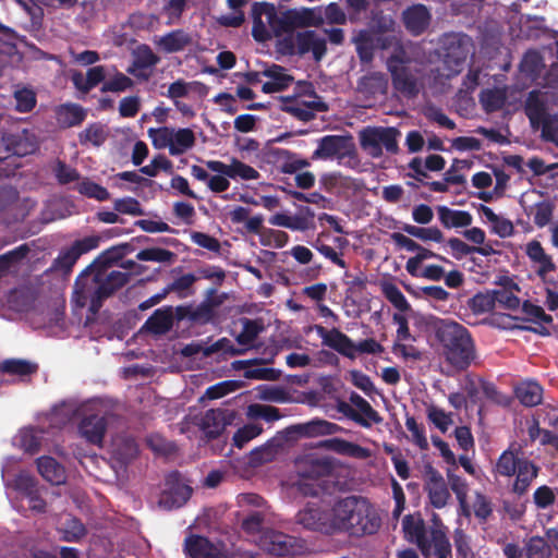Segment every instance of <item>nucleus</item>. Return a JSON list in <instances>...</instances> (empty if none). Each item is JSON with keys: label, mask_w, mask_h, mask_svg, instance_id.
Instances as JSON below:
<instances>
[{"label": "nucleus", "mask_w": 558, "mask_h": 558, "mask_svg": "<svg viewBox=\"0 0 558 558\" xmlns=\"http://www.w3.org/2000/svg\"><path fill=\"white\" fill-rule=\"evenodd\" d=\"M105 77L106 72L102 65L89 68L85 75L82 72L72 71L73 85L84 94L96 87Z\"/></svg>", "instance_id": "nucleus-31"}, {"label": "nucleus", "mask_w": 558, "mask_h": 558, "mask_svg": "<svg viewBox=\"0 0 558 558\" xmlns=\"http://www.w3.org/2000/svg\"><path fill=\"white\" fill-rule=\"evenodd\" d=\"M539 128L543 138L558 146V114H548L542 120Z\"/></svg>", "instance_id": "nucleus-64"}, {"label": "nucleus", "mask_w": 558, "mask_h": 558, "mask_svg": "<svg viewBox=\"0 0 558 558\" xmlns=\"http://www.w3.org/2000/svg\"><path fill=\"white\" fill-rule=\"evenodd\" d=\"M242 387V383L239 380H225L208 387L205 391V396L209 400L220 399L228 393H231Z\"/></svg>", "instance_id": "nucleus-55"}, {"label": "nucleus", "mask_w": 558, "mask_h": 558, "mask_svg": "<svg viewBox=\"0 0 558 558\" xmlns=\"http://www.w3.org/2000/svg\"><path fill=\"white\" fill-rule=\"evenodd\" d=\"M37 470L40 475L52 485H61L65 483V469L52 457L44 456L38 458Z\"/></svg>", "instance_id": "nucleus-29"}, {"label": "nucleus", "mask_w": 558, "mask_h": 558, "mask_svg": "<svg viewBox=\"0 0 558 558\" xmlns=\"http://www.w3.org/2000/svg\"><path fill=\"white\" fill-rule=\"evenodd\" d=\"M260 548L274 557L290 558L301 553L302 545L294 536L268 531L260 537Z\"/></svg>", "instance_id": "nucleus-11"}, {"label": "nucleus", "mask_w": 558, "mask_h": 558, "mask_svg": "<svg viewBox=\"0 0 558 558\" xmlns=\"http://www.w3.org/2000/svg\"><path fill=\"white\" fill-rule=\"evenodd\" d=\"M183 549L190 558H227L214 543L202 535L186 536Z\"/></svg>", "instance_id": "nucleus-23"}, {"label": "nucleus", "mask_w": 558, "mask_h": 558, "mask_svg": "<svg viewBox=\"0 0 558 558\" xmlns=\"http://www.w3.org/2000/svg\"><path fill=\"white\" fill-rule=\"evenodd\" d=\"M136 258L144 262L172 263L175 254L161 247H149L137 253Z\"/></svg>", "instance_id": "nucleus-52"}, {"label": "nucleus", "mask_w": 558, "mask_h": 558, "mask_svg": "<svg viewBox=\"0 0 558 558\" xmlns=\"http://www.w3.org/2000/svg\"><path fill=\"white\" fill-rule=\"evenodd\" d=\"M46 275L53 280H60L59 289L64 291L66 287L65 281L70 276V247L62 250L61 256L54 260Z\"/></svg>", "instance_id": "nucleus-38"}, {"label": "nucleus", "mask_w": 558, "mask_h": 558, "mask_svg": "<svg viewBox=\"0 0 558 558\" xmlns=\"http://www.w3.org/2000/svg\"><path fill=\"white\" fill-rule=\"evenodd\" d=\"M291 429L302 437H319L343 432V427L322 418H314L306 423L293 425Z\"/></svg>", "instance_id": "nucleus-28"}, {"label": "nucleus", "mask_w": 558, "mask_h": 558, "mask_svg": "<svg viewBox=\"0 0 558 558\" xmlns=\"http://www.w3.org/2000/svg\"><path fill=\"white\" fill-rule=\"evenodd\" d=\"M383 292L386 299L400 312H408L411 310L408 300L397 286L392 283L386 284Z\"/></svg>", "instance_id": "nucleus-56"}, {"label": "nucleus", "mask_w": 558, "mask_h": 558, "mask_svg": "<svg viewBox=\"0 0 558 558\" xmlns=\"http://www.w3.org/2000/svg\"><path fill=\"white\" fill-rule=\"evenodd\" d=\"M401 132L393 126H366L359 135L360 145L372 158H380L386 150L389 155L399 153L398 138Z\"/></svg>", "instance_id": "nucleus-9"}, {"label": "nucleus", "mask_w": 558, "mask_h": 558, "mask_svg": "<svg viewBox=\"0 0 558 558\" xmlns=\"http://www.w3.org/2000/svg\"><path fill=\"white\" fill-rule=\"evenodd\" d=\"M133 85L132 78L121 72H117L112 78L104 83L100 90L102 93H120L133 87Z\"/></svg>", "instance_id": "nucleus-59"}, {"label": "nucleus", "mask_w": 558, "mask_h": 558, "mask_svg": "<svg viewBox=\"0 0 558 558\" xmlns=\"http://www.w3.org/2000/svg\"><path fill=\"white\" fill-rule=\"evenodd\" d=\"M253 21L252 36L258 43H265L272 37H281L293 33L296 28L318 26L324 19L316 15L313 9H295L278 12L274 3L266 1L254 2L251 9Z\"/></svg>", "instance_id": "nucleus-1"}, {"label": "nucleus", "mask_w": 558, "mask_h": 558, "mask_svg": "<svg viewBox=\"0 0 558 558\" xmlns=\"http://www.w3.org/2000/svg\"><path fill=\"white\" fill-rule=\"evenodd\" d=\"M402 20L405 28L417 36L428 27L430 13L424 4H414L403 11Z\"/></svg>", "instance_id": "nucleus-25"}, {"label": "nucleus", "mask_w": 558, "mask_h": 558, "mask_svg": "<svg viewBox=\"0 0 558 558\" xmlns=\"http://www.w3.org/2000/svg\"><path fill=\"white\" fill-rule=\"evenodd\" d=\"M401 229L407 234L420 239L424 242L433 241L436 243H441L444 241V234L437 227L424 228L404 223Z\"/></svg>", "instance_id": "nucleus-43"}, {"label": "nucleus", "mask_w": 558, "mask_h": 558, "mask_svg": "<svg viewBox=\"0 0 558 558\" xmlns=\"http://www.w3.org/2000/svg\"><path fill=\"white\" fill-rule=\"evenodd\" d=\"M99 243L100 238L98 235H88L72 242V267L82 255L96 250L99 246Z\"/></svg>", "instance_id": "nucleus-51"}, {"label": "nucleus", "mask_w": 558, "mask_h": 558, "mask_svg": "<svg viewBox=\"0 0 558 558\" xmlns=\"http://www.w3.org/2000/svg\"><path fill=\"white\" fill-rule=\"evenodd\" d=\"M130 280V274L113 270L110 274L101 270L84 269L75 279L72 296L76 306L85 307L95 315L99 312L106 299L124 287Z\"/></svg>", "instance_id": "nucleus-2"}, {"label": "nucleus", "mask_w": 558, "mask_h": 558, "mask_svg": "<svg viewBox=\"0 0 558 558\" xmlns=\"http://www.w3.org/2000/svg\"><path fill=\"white\" fill-rule=\"evenodd\" d=\"M78 192L89 198H95L99 202L109 199L110 194L108 190L93 181H83L77 186Z\"/></svg>", "instance_id": "nucleus-58"}, {"label": "nucleus", "mask_w": 558, "mask_h": 558, "mask_svg": "<svg viewBox=\"0 0 558 558\" xmlns=\"http://www.w3.org/2000/svg\"><path fill=\"white\" fill-rule=\"evenodd\" d=\"M106 140L107 133L105 126L100 123H93L78 134V141L82 145L92 144L94 146H100Z\"/></svg>", "instance_id": "nucleus-48"}, {"label": "nucleus", "mask_w": 558, "mask_h": 558, "mask_svg": "<svg viewBox=\"0 0 558 558\" xmlns=\"http://www.w3.org/2000/svg\"><path fill=\"white\" fill-rule=\"evenodd\" d=\"M495 305L499 304L506 310L515 311L520 307V299L508 289L493 290Z\"/></svg>", "instance_id": "nucleus-62"}, {"label": "nucleus", "mask_w": 558, "mask_h": 558, "mask_svg": "<svg viewBox=\"0 0 558 558\" xmlns=\"http://www.w3.org/2000/svg\"><path fill=\"white\" fill-rule=\"evenodd\" d=\"M314 210L307 206L300 209L299 214L291 216L289 228L292 231H306L313 227Z\"/></svg>", "instance_id": "nucleus-53"}, {"label": "nucleus", "mask_w": 558, "mask_h": 558, "mask_svg": "<svg viewBox=\"0 0 558 558\" xmlns=\"http://www.w3.org/2000/svg\"><path fill=\"white\" fill-rule=\"evenodd\" d=\"M1 142L8 153L20 157L33 154L38 148L36 135L25 129L16 132L4 133Z\"/></svg>", "instance_id": "nucleus-15"}, {"label": "nucleus", "mask_w": 558, "mask_h": 558, "mask_svg": "<svg viewBox=\"0 0 558 558\" xmlns=\"http://www.w3.org/2000/svg\"><path fill=\"white\" fill-rule=\"evenodd\" d=\"M319 447L357 460H366L372 457V451L368 448L338 437L320 441Z\"/></svg>", "instance_id": "nucleus-24"}, {"label": "nucleus", "mask_w": 558, "mask_h": 558, "mask_svg": "<svg viewBox=\"0 0 558 558\" xmlns=\"http://www.w3.org/2000/svg\"><path fill=\"white\" fill-rule=\"evenodd\" d=\"M296 522L312 531L326 534L337 532L333 508L329 511L316 504H307L304 509L300 510L296 514Z\"/></svg>", "instance_id": "nucleus-10"}, {"label": "nucleus", "mask_w": 558, "mask_h": 558, "mask_svg": "<svg viewBox=\"0 0 558 558\" xmlns=\"http://www.w3.org/2000/svg\"><path fill=\"white\" fill-rule=\"evenodd\" d=\"M217 305H219V302L206 300L196 307L192 306L191 324L205 325L211 322L215 316L214 307Z\"/></svg>", "instance_id": "nucleus-49"}, {"label": "nucleus", "mask_w": 558, "mask_h": 558, "mask_svg": "<svg viewBox=\"0 0 558 558\" xmlns=\"http://www.w3.org/2000/svg\"><path fill=\"white\" fill-rule=\"evenodd\" d=\"M387 69L396 92L407 98H414L418 95L421 72L403 49L396 50L387 59Z\"/></svg>", "instance_id": "nucleus-7"}, {"label": "nucleus", "mask_w": 558, "mask_h": 558, "mask_svg": "<svg viewBox=\"0 0 558 558\" xmlns=\"http://www.w3.org/2000/svg\"><path fill=\"white\" fill-rule=\"evenodd\" d=\"M44 433V427L40 429L33 427L22 429L17 436L19 446L27 453H37L40 449Z\"/></svg>", "instance_id": "nucleus-41"}, {"label": "nucleus", "mask_w": 558, "mask_h": 558, "mask_svg": "<svg viewBox=\"0 0 558 558\" xmlns=\"http://www.w3.org/2000/svg\"><path fill=\"white\" fill-rule=\"evenodd\" d=\"M544 68V59L536 50L526 51L520 63V71L533 81L541 76Z\"/></svg>", "instance_id": "nucleus-40"}, {"label": "nucleus", "mask_w": 558, "mask_h": 558, "mask_svg": "<svg viewBox=\"0 0 558 558\" xmlns=\"http://www.w3.org/2000/svg\"><path fill=\"white\" fill-rule=\"evenodd\" d=\"M48 429H61L70 423V403L66 400L52 407L45 416Z\"/></svg>", "instance_id": "nucleus-39"}, {"label": "nucleus", "mask_w": 558, "mask_h": 558, "mask_svg": "<svg viewBox=\"0 0 558 558\" xmlns=\"http://www.w3.org/2000/svg\"><path fill=\"white\" fill-rule=\"evenodd\" d=\"M424 476V490L428 495L430 505L436 509L446 507L450 499V493L441 473L430 464H427Z\"/></svg>", "instance_id": "nucleus-14"}, {"label": "nucleus", "mask_w": 558, "mask_h": 558, "mask_svg": "<svg viewBox=\"0 0 558 558\" xmlns=\"http://www.w3.org/2000/svg\"><path fill=\"white\" fill-rule=\"evenodd\" d=\"M404 538L415 544L425 558H430L432 548L436 558H451V544L446 533V526L440 519L434 515V525L429 530V538L426 536V524L420 513L407 514L402 519Z\"/></svg>", "instance_id": "nucleus-5"}, {"label": "nucleus", "mask_w": 558, "mask_h": 558, "mask_svg": "<svg viewBox=\"0 0 558 558\" xmlns=\"http://www.w3.org/2000/svg\"><path fill=\"white\" fill-rule=\"evenodd\" d=\"M15 109L19 112H31L37 102L36 94L28 88H22L14 93Z\"/></svg>", "instance_id": "nucleus-57"}, {"label": "nucleus", "mask_w": 558, "mask_h": 558, "mask_svg": "<svg viewBox=\"0 0 558 558\" xmlns=\"http://www.w3.org/2000/svg\"><path fill=\"white\" fill-rule=\"evenodd\" d=\"M192 493V488L180 481V474L173 472L166 480V489L160 496L159 504L168 510L180 508L187 502Z\"/></svg>", "instance_id": "nucleus-13"}, {"label": "nucleus", "mask_w": 558, "mask_h": 558, "mask_svg": "<svg viewBox=\"0 0 558 558\" xmlns=\"http://www.w3.org/2000/svg\"><path fill=\"white\" fill-rule=\"evenodd\" d=\"M17 487L27 492L29 498V508L36 512L46 511V501L34 489V481L29 476H20L17 480Z\"/></svg>", "instance_id": "nucleus-44"}, {"label": "nucleus", "mask_w": 558, "mask_h": 558, "mask_svg": "<svg viewBox=\"0 0 558 558\" xmlns=\"http://www.w3.org/2000/svg\"><path fill=\"white\" fill-rule=\"evenodd\" d=\"M515 396L525 407H535L542 402L543 388L536 381H525L515 388Z\"/></svg>", "instance_id": "nucleus-36"}, {"label": "nucleus", "mask_w": 558, "mask_h": 558, "mask_svg": "<svg viewBox=\"0 0 558 558\" xmlns=\"http://www.w3.org/2000/svg\"><path fill=\"white\" fill-rule=\"evenodd\" d=\"M133 251V246L129 243H122L111 246L101 252L87 267L88 270L107 269L123 259V257Z\"/></svg>", "instance_id": "nucleus-26"}, {"label": "nucleus", "mask_w": 558, "mask_h": 558, "mask_svg": "<svg viewBox=\"0 0 558 558\" xmlns=\"http://www.w3.org/2000/svg\"><path fill=\"white\" fill-rule=\"evenodd\" d=\"M228 422L222 409H210L202 418L201 428L209 439L218 438L225 430Z\"/></svg>", "instance_id": "nucleus-30"}, {"label": "nucleus", "mask_w": 558, "mask_h": 558, "mask_svg": "<svg viewBox=\"0 0 558 558\" xmlns=\"http://www.w3.org/2000/svg\"><path fill=\"white\" fill-rule=\"evenodd\" d=\"M112 416L113 415L109 413L102 415L90 414L85 416L78 426L80 434L87 442L101 447L108 428L109 418H112Z\"/></svg>", "instance_id": "nucleus-16"}, {"label": "nucleus", "mask_w": 558, "mask_h": 558, "mask_svg": "<svg viewBox=\"0 0 558 558\" xmlns=\"http://www.w3.org/2000/svg\"><path fill=\"white\" fill-rule=\"evenodd\" d=\"M157 47L165 53H174L185 49L191 44V37L183 29H174L155 40Z\"/></svg>", "instance_id": "nucleus-32"}, {"label": "nucleus", "mask_w": 558, "mask_h": 558, "mask_svg": "<svg viewBox=\"0 0 558 558\" xmlns=\"http://www.w3.org/2000/svg\"><path fill=\"white\" fill-rule=\"evenodd\" d=\"M331 472V464L326 459H312L307 461L300 472L304 478L318 480Z\"/></svg>", "instance_id": "nucleus-46"}, {"label": "nucleus", "mask_w": 558, "mask_h": 558, "mask_svg": "<svg viewBox=\"0 0 558 558\" xmlns=\"http://www.w3.org/2000/svg\"><path fill=\"white\" fill-rule=\"evenodd\" d=\"M0 372L25 379L38 372V364L23 359H7L0 363Z\"/></svg>", "instance_id": "nucleus-34"}, {"label": "nucleus", "mask_w": 558, "mask_h": 558, "mask_svg": "<svg viewBox=\"0 0 558 558\" xmlns=\"http://www.w3.org/2000/svg\"><path fill=\"white\" fill-rule=\"evenodd\" d=\"M243 328L235 337L240 345H251L258 335L264 330V325L256 319L243 318Z\"/></svg>", "instance_id": "nucleus-45"}, {"label": "nucleus", "mask_w": 558, "mask_h": 558, "mask_svg": "<svg viewBox=\"0 0 558 558\" xmlns=\"http://www.w3.org/2000/svg\"><path fill=\"white\" fill-rule=\"evenodd\" d=\"M31 248L27 244H21L20 246L0 255V278L4 277L8 271L20 264L24 258L27 257Z\"/></svg>", "instance_id": "nucleus-42"}, {"label": "nucleus", "mask_w": 558, "mask_h": 558, "mask_svg": "<svg viewBox=\"0 0 558 558\" xmlns=\"http://www.w3.org/2000/svg\"><path fill=\"white\" fill-rule=\"evenodd\" d=\"M195 134L191 129H172V145L170 146V155L179 156L186 153L195 145Z\"/></svg>", "instance_id": "nucleus-37"}, {"label": "nucleus", "mask_w": 558, "mask_h": 558, "mask_svg": "<svg viewBox=\"0 0 558 558\" xmlns=\"http://www.w3.org/2000/svg\"><path fill=\"white\" fill-rule=\"evenodd\" d=\"M525 254L530 258V260L534 264L538 265L536 270V275L548 284L554 287L557 286L556 280L547 279V275L556 270V265L553 262L550 255L546 254L544 247L541 242L537 240L530 241L525 246Z\"/></svg>", "instance_id": "nucleus-19"}, {"label": "nucleus", "mask_w": 558, "mask_h": 558, "mask_svg": "<svg viewBox=\"0 0 558 558\" xmlns=\"http://www.w3.org/2000/svg\"><path fill=\"white\" fill-rule=\"evenodd\" d=\"M311 95L314 96L315 100L300 101L295 96L281 97L282 105L280 108L300 121L310 122L315 119L316 112H327L329 110L328 105L322 100L314 89L311 90Z\"/></svg>", "instance_id": "nucleus-12"}, {"label": "nucleus", "mask_w": 558, "mask_h": 558, "mask_svg": "<svg viewBox=\"0 0 558 558\" xmlns=\"http://www.w3.org/2000/svg\"><path fill=\"white\" fill-rule=\"evenodd\" d=\"M263 432V427L258 424H246L239 428L233 435V446L243 448L250 440L254 439Z\"/></svg>", "instance_id": "nucleus-54"}, {"label": "nucleus", "mask_w": 558, "mask_h": 558, "mask_svg": "<svg viewBox=\"0 0 558 558\" xmlns=\"http://www.w3.org/2000/svg\"><path fill=\"white\" fill-rule=\"evenodd\" d=\"M148 135L151 138L153 145L156 148L162 149L168 147L170 149V146L172 145V128H151L148 130Z\"/></svg>", "instance_id": "nucleus-61"}, {"label": "nucleus", "mask_w": 558, "mask_h": 558, "mask_svg": "<svg viewBox=\"0 0 558 558\" xmlns=\"http://www.w3.org/2000/svg\"><path fill=\"white\" fill-rule=\"evenodd\" d=\"M436 209L438 219L446 229L465 228L473 221L472 215L465 210H454L447 206H438Z\"/></svg>", "instance_id": "nucleus-33"}, {"label": "nucleus", "mask_w": 558, "mask_h": 558, "mask_svg": "<svg viewBox=\"0 0 558 558\" xmlns=\"http://www.w3.org/2000/svg\"><path fill=\"white\" fill-rule=\"evenodd\" d=\"M336 529L351 536L362 537L378 532L381 518L375 507L361 496H349L337 501L333 506Z\"/></svg>", "instance_id": "nucleus-3"}, {"label": "nucleus", "mask_w": 558, "mask_h": 558, "mask_svg": "<svg viewBox=\"0 0 558 558\" xmlns=\"http://www.w3.org/2000/svg\"><path fill=\"white\" fill-rule=\"evenodd\" d=\"M172 168L173 165L171 160H169L165 155H157L151 159L149 165L142 167L140 172L148 177H156L159 170L171 173Z\"/></svg>", "instance_id": "nucleus-60"}, {"label": "nucleus", "mask_w": 558, "mask_h": 558, "mask_svg": "<svg viewBox=\"0 0 558 558\" xmlns=\"http://www.w3.org/2000/svg\"><path fill=\"white\" fill-rule=\"evenodd\" d=\"M480 101L483 105L485 111L494 112L504 107L506 96L500 89L486 88L481 92Z\"/></svg>", "instance_id": "nucleus-47"}, {"label": "nucleus", "mask_w": 558, "mask_h": 558, "mask_svg": "<svg viewBox=\"0 0 558 558\" xmlns=\"http://www.w3.org/2000/svg\"><path fill=\"white\" fill-rule=\"evenodd\" d=\"M298 54L304 56L312 52L316 62H319L327 52L326 39L315 31H302L295 34Z\"/></svg>", "instance_id": "nucleus-21"}, {"label": "nucleus", "mask_w": 558, "mask_h": 558, "mask_svg": "<svg viewBox=\"0 0 558 558\" xmlns=\"http://www.w3.org/2000/svg\"><path fill=\"white\" fill-rule=\"evenodd\" d=\"M317 335L322 338V343L344 357L354 360L357 353L361 354H380L384 347L373 338H367L354 343L353 340L338 328L326 329L320 325L315 327Z\"/></svg>", "instance_id": "nucleus-8"}, {"label": "nucleus", "mask_w": 558, "mask_h": 558, "mask_svg": "<svg viewBox=\"0 0 558 558\" xmlns=\"http://www.w3.org/2000/svg\"><path fill=\"white\" fill-rule=\"evenodd\" d=\"M138 452V445L131 436H119L113 441V456L124 464L133 461Z\"/></svg>", "instance_id": "nucleus-35"}, {"label": "nucleus", "mask_w": 558, "mask_h": 558, "mask_svg": "<svg viewBox=\"0 0 558 558\" xmlns=\"http://www.w3.org/2000/svg\"><path fill=\"white\" fill-rule=\"evenodd\" d=\"M173 307L166 305L155 310L141 327L140 331L160 337L167 335L173 328Z\"/></svg>", "instance_id": "nucleus-20"}, {"label": "nucleus", "mask_w": 558, "mask_h": 558, "mask_svg": "<svg viewBox=\"0 0 558 558\" xmlns=\"http://www.w3.org/2000/svg\"><path fill=\"white\" fill-rule=\"evenodd\" d=\"M205 165L208 170L223 174L233 180L238 178L246 181L257 180L260 175L256 169L236 158H232L230 165H226L220 160H207Z\"/></svg>", "instance_id": "nucleus-17"}, {"label": "nucleus", "mask_w": 558, "mask_h": 558, "mask_svg": "<svg viewBox=\"0 0 558 558\" xmlns=\"http://www.w3.org/2000/svg\"><path fill=\"white\" fill-rule=\"evenodd\" d=\"M494 472L504 477L515 476L512 492L522 496L538 476L539 468L532 460L524 457L520 447L511 445L497 459Z\"/></svg>", "instance_id": "nucleus-6"}, {"label": "nucleus", "mask_w": 558, "mask_h": 558, "mask_svg": "<svg viewBox=\"0 0 558 558\" xmlns=\"http://www.w3.org/2000/svg\"><path fill=\"white\" fill-rule=\"evenodd\" d=\"M549 96L546 92L533 89L527 94L524 102V112L530 120L532 128L538 129L542 120L549 113L548 110Z\"/></svg>", "instance_id": "nucleus-22"}, {"label": "nucleus", "mask_w": 558, "mask_h": 558, "mask_svg": "<svg viewBox=\"0 0 558 558\" xmlns=\"http://www.w3.org/2000/svg\"><path fill=\"white\" fill-rule=\"evenodd\" d=\"M352 138L343 135H325L318 140V146L312 155L313 160L331 159L345 155L352 146Z\"/></svg>", "instance_id": "nucleus-18"}, {"label": "nucleus", "mask_w": 558, "mask_h": 558, "mask_svg": "<svg viewBox=\"0 0 558 558\" xmlns=\"http://www.w3.org/2000/svg\"><path fill=\"white\" fill-rule=\"evenodd\" d=\"M262 74L270 80L265 82L262 86V92L265 94L283 92L289 88L294 81V77L288 74L283 66L278 64H272L265 69Z\"/></svg>", "instance_id": "nucleus-27"}, {"label": "nucleus", "mask_w": 558, "mask_h": 558, "mask_svg": "<svg viewBox=\"0 0 558 558\" xmlns=\"http://www.w3.org/2000/svg\"><path fill=\"white\" fill-rule=\"evenodd\" d=\"M435 336L442 348V355L456 372L466 371L476 359L475 342L466 327L451 319H440Z\"/></svg>", "instance_id": "nucleus-4"}, {"label": "nucleus", "mask_w": 558, "mask_h": 558, "mask_svg": "<svg viewBox=\"0 0 558 558\" xmlns=\"http://www.w3.org/2000/svg\"><path fill=\"white\" fill-rule=\"evenodd\" d=\"M470 307L474 313H487L495 308L494 293H477L470 301Z\"/></svg>", "instance_id": "nucleus-63"}, {"label": "nucleus", "mask_w": 558, "mask_h": 558, "mask_svg": "<svg viewBox=\"0 0 558 558\" xmlns=\"http://www.w3.org/2000/svg\"><path fill=\"white\" fill-rule=\"evenodd\" d=\"M196 281L197 277L194 274H185L165 287L166 293L177 292L179 298H186L193 293L191 289Z\"/></svg>", "instance_id": "nucleus-50"}]
</instances>
